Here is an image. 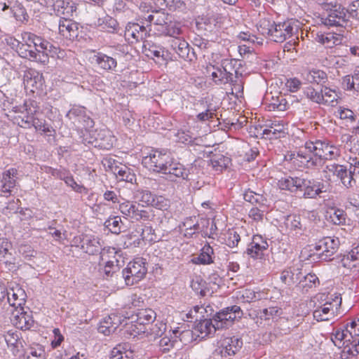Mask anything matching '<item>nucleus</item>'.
Returning <instances> with one entry per match:
<instances>
[{
  "instance_id": "f257e3e1",
  "label": "nucleus",
  "mask_w": 359,
  "mask_h": 359,
  "mask_svg": "<svg viewBox=\"0 0 359 359\" xmlns=\"http://www.w3.org/2000/svg\"><path fill=\"white\" fill-rule=\"evenodd\" d=\"M341 154L339 147L326 139L309 140L297 152L285 156V158L298 170H316L326 161L336 159Z\"/></svg>"
},
{
  "instance_id": "f03ea898",
  "label": "nucleus",
  "mask_w": 359,
  "mask_h": 359,
  "mask_svg": "<svg viewBox=\"0 0 359 359\" xmlns=\"http://www.w3.org/2000/svg\"><path fill=\"white\" fill-rule=\"evenodd\" d=\"M243 312L240 306L234 305L226 307L217 313L213 319H204L195 326L198 337L202 339L215 333L217 330L228 328L236 318H241Z\"/></svg>"
},
{
  "instance_id": "7ed1b4c3",
  "label": "nucleus",
  "mask_w": 359,
  "mask_h": 359,
  "mask_svg": "<svg viewBox=\"0 0 359 359\" xmlns=\"http://www.w3.org/2000/svg\"><path fill=\"white\" fill-rule=\"evenodd\" d=\"M342 299L340 294H334L328 297L326 302L314 310L313 318L317 321L329 320L338 313Z\"/></svg>"
},
{
  "instance_id": "20e7f679",
  "label": "nucleus",
  "mask_w": 359,
  "mask_h": 359,
  "mask_svg": "<svg viewBox=\"0 0 359 359\" xmlns=\"http://www.w3.org/2000/svg\"><path fill=\"white\" fill-rule=\"evenodd\" d=\"M143 258L137 257L130 262L123 271V276L127 285H133L139 283L147 274V269Z\"/></svg>"
},
{
  "instance_id": "39448f33",
  "label": "nucleus",
  "mask_w": 359,
  "mask_h": 359,
  "mask_svg": "<svg viewBox=\"0 0 359 359\" xmlns=\"http://www.w3.org/2000/svg\"><path fill=\"white\" fill-rule=\"evenodd\" d=\"M346 333L350 345H346L342 350V359H349L359 354V320L346 324Z\"/></svg>"
},
{
  "instance_id": "423d86ee",
  "label": "nucleus",
  "mask_w": 359,
  "mask_h": 359,
  "mask_svg": "<svg viewBox=\"0 0 359 359\" xmlns=\"http://www.w3.org/2000/svg\"><path fill=\"white\" fill-rule=\"evenodd\" d=\"M170 154L163 150H152L142 159V164L154 172L162 173L171 159Z\"/></svg>"
},
{
  "instance_id": "0eeeda50",
  "label": "nucleus",
  "mask_w": 359,
  "mask_h": 359,
  "mask_svg": "<svg viewBox=\"0 0 359 359\" xmlns=\"http://www.w3.org/2000/svg\"><path fill=\"white\" fill-rule=\"evenodd\" d=\"M325 177L330 180L331 174L340 180L341 184L347 189L352 188L355 185V180L353 178V170L349 171L346 167L337 163L327 165L323 170Z\"/></svg>"
},
{
  "instance_id": "6e6552de",
  "label": "nucleus",
  "mask_w": 359,
  "mask_h": 359,
  "mask_svg": "<svg viewBox=\"0 0 359 359\" xmlns=\"http://www.w3.org/2000/svg\"><path fill=\"white\" fill-rule=\"evenodd\" d=\"M6 297H7V301L4 302V306L7 313L11 310L24 308L27 294L19 284L11 283L9 288L7 289Z\"/></svg>"
},
{
  "instance_id": "1a4fd4ad",
  "label": "nucleus",
  "mask_w": 359,
  "mask_h": 359,
  "mask_svg": "<svg viewBox=\"0 0 359 359\" xmlns=\"http://www.w3.org/2000/svg\"><path fill=\"white\" fill-rule=\"evenodd\" d=\"M72 245L80 247L86 253L94 255L100 252L102 248L100 239L93 235L81 234L72 239Z\"/></svg>"
},
{
  "instance_id": "9d476101",
  "label": "nucleus",
  "mask_w": 359,
  "mask_h": 359,
  "mask_svg": "<svg viewBox=\"0 0 359 359\" xmlns=\"http://www.w3.org/2000/svg\"><path fill=\"white\" fill-rule=\"evenodd\" d=\"M151 6L144 2L139 6L138 20L151 22H172V16L165 13V8H158L150 11Z\"/></svg>"
},
{
  "instance_id": "9b49d317",
  "label": "nucleus",
  "mask_w": 359,
  "mask_h": 359,
  "mask_svg": "<svg viewBox=\"0 0 359 359\" xmlns=\"http://www.w3.org/2000/svg\"><path fill=\"white\" fill-rule=\"evenodd\" d=\"M208 224V219L196 217H187L180 225V229L184 236L187 238H193L195 235L201 233L203 237H206L208 233L203 230L204 225Z\"/></svg>"
},
{
  "instance_id": "f8f14e48",
  "label": "nucleus",
  "mask_w": 359,
  "mask_h": 359,
  "mask_svg": "<svg viewBox=\"0 0 359 359\" xmlns=\"http://www.w3.org/2000/svg\"><path fill=\"white\" fill-rule=\"evenodd\" d=\"M339 246L338 238L325 237L316 244L314 248L318 258L324 261H330L333 259L332 256L337 251Z\"/></svg>"
},
{
  "instance_id": "ddd939ff",
  "label": "nucleus",
  "mask_w": 359,
  "mask_h": 359,
  "mask_svg": "<svg viewBox=\"0 0 359 359\" xmlns=\"http://www.w3.org/2000/svg\"><path fill=\"white\" fill-rule=\"evenodd\" d=\"M27 311L25 310V308L15 309L8 311L6 316L10 318L12 324L17 328L20 330H29L33 325L34 320L32 316L31 311L27 308Z\"/></svg>"
},
{
  "instance_id": "4468645a",
  "label": "nucleus",
  "mask_w": 359,
  "mask_h": 359,
  "mask_svg": "<svg viewBox=\"0 0 359 359\" xmlns=\"http://www.w3.org/2000/svg\"><path fill=\"white\" fill-rule=\"evenodd\" d=\"M233 60H225L222 62V67L210 65L207 67V73L210 74L212 80L217 85L229 83L233 81V73L227 71V65H231Z\"/></svg>"
},
{
  "instance_id": "2eb2a0df",
  "label": "nucleus",
  "mask_w": 359,
  "mask_h": 359,
  "mask_svg": "<svg viewBox=\"0 0 359 359\" xmlns=\"http://www.w3.org/2000/svg\"><path fill=\"white\" fill-rule=\"evenodd\" d=\"M161 174H163L168 181L179 182L181 180L187 179L189 171L182 164L171 158Z\"/></svg>"
},
{
  "instance_id": "dca6fc26",
  "label": "nucleus",
  "mask_w": 359,
  "mask_h": 359,
  "mask_svg": "<svg viewBox=\"0 0 359 359\" xmlns=\"http://www.w3.org/2000/svg\"><path fill=\"white\" fill-rule=\"evenodd\" d=\"M53 10L55 15L60 17V22L62 20L76 22L74 20V17L76 15V7L73 1L56 0Z\"/></svg>"
},
{
  "instance_id": "f3484780",
  "label": "nucleus",
  "mask_w": 359,
  "mask_h": 359,
  "mask_svg": "<svg viewBox=\"0 0 359 359\" xmlns=\"http://www.w3.org/2000/svg\"><path fill=\"white\" fill-rule=\"evenodd\" d=\"M18 170L11 168L2 173L1 196L8 197L12 195L17 186Z\"/></svg>"
},
{
  "instance_id": "a211bd4d",
  "label": "nucleus",
  "mask_w": 359,
  "mask_h": 359,
  "mask_svg": "<svg viewBox=\"0 0 359 359\" xmlns=\"http://www.w3.org/2000/svg\"><path fill=\"white\" fill-rule=\"evenodd\" d=\"M12 1L0 0V13H5L6 15L13 16L17 21L21 22L28 20L26 9L20 4L12 6Z\"/></svg>"
},
{
  "instance_id": "6ab92c4d",
  "label": "nucleus",
  "mask_w": 359,
  "mask_h": 359,
  "mask_svg": "<svg viewBox=\"0 0 359 359\" xmlns=\"http://www.w3.org/2000/svg\"><path fill=\"white\" fill-rule=\"evenodd\" d=\"M243 341L236 337H225L221 341L219 352L222 357L234 355L242 347Z\"/></svg>"
},
{
  "instance_id": "aec40b11",
  "label": "nucleus",
  "mask_w": 359,
  "mask_h": 359,
  "mask_svg": "<svg viewBox=\"0 0 359 359\" xmlns=\"http://www.w3.org/2000/svg\"><path fill=\"white\" fill-rule=\"evenodd\" d=\"M125 318L117 313H111L100 321L98 331L108 336L116 331Z\"/></svg>"
},
{
  "instance_id": "412c9836",
  "label": "nucleus",
  "mask_w": 359,
  "mask_h": 359,
  "mask_svg": "<svg viewBox=\"0 0 359 359\" xmlns=\"http://www.w3.org/2000/svg\"><path fill=\"white\" fill-rule=\"evenodd\" d=\"M4 339L10 351L14 355L23 352L25 341L21 337V333L17 330H8L4 334Z\"/></svg>"
},
{
  "instance_id": "4be33fe9",
  "label": "nucleus",
  "mask_w": 359,
  "mask_h": 359,
  "mask_svg": "<svg viewBox=\"0 0 359 359\" xmlns=\"http://www.w3.org/2000/svg\"><path fill=\"white\" fill-rule=\"evenodd\" d=\"M24 107L27 114L24 116H19L15 118L17 123L19 126L24 128H31L33 116L39 114V107L35 100H28L24 103Z\"/></svg>"
},
{
  "instance_id": "5701e85b",
  "label": "nucleus",
  "mask_w": 359,
  "mask_h": 359,
  "mask_svg": "<svg viewBox=\"0 0 359 359\" xmlns=\"http://www.w3.org/2000/svg\"><path fill=\"white\" fill-rule=\"evenodd\" d=\"M302 77L308 83L317 84L321 86H325L328 81L326 72L316 68L305 69L302 73Z\"/></svg>"
},
{
  "instance_id": "b1692460",
  "label": "nucleus",
  "mask_w": 359,
  "mask_h": 359,
  "mask_svg": "<svg viewBox=\"0 0 359 359\" xmlns=\"http://www.w3.org/2000/svg\"><path fill=\"white\" fill-rule=\"evenodd\" d=\"M288 309H290L288 308ZM287 309H285V311L276 306H271V316L275 322L276 327L278 329L282 334H286L290 333V327L288 326L287 317H286Z\"/></svg>"
},
{
  "instance_id": "393cba45",
  "label": "nucleus",
  "mask_w": 359,
  "mask_h": 359,
  "mask_svg": "<svg viewBox=\"0 0 359 359\" xmlns=\"http://www.w3.org/2000/svg\"><path fill=\"white\" fill-rule=\"evenodd\" d=\"M268 246L266 241L263 239L262 236L255 235L252 238V243L247 248V253L253 258L263 259L264 251L267 250Z\"/></svg>"
},
{
  "instance_id": "a878e982",
  "label": "nucleus",
  "mask_w": 359,
  "mask_h": 359,
  "mask_svg": "<svg viewBox=\"0 0 359 359\" xmlns=\"http://www.w3.org/2000/svg\"><path fill=\"white\" fill-rule=\"evenodd\" d=\"M302 182L299 187V191H303V197L306 198H316L323 193L322 187L323 185L321 183H315L314 182L304 178H302Z\"/></svg>"
},
{
  "instance_id": "bb28decb",
  "label": "nucleus",
  "mask_w": 359,
  "mask_h": 359,
  "mask_svg": "<svg viewBox=\"0 0 359 359\" xmlns=\"http://www.w3.org/2000/svg\"><path fill=\"white\" fill-rule=\"evenodd\" d=\"M24 83L25 88L32 92H35L42 88L43 79L41 74L39 72L30 69L27 70L24 76Z\"/></svg>"
},
{
  "instance_id": "cd10ccee",
  "label": "nucleus",
  "mask_w": 359,
  "mask_h": 359,
  "mask_svg": "<svg viewBox=\"0 0 359 359\" xmlns=\"http://www.w3.org/2000/svg\"><path fill=\"white\" fill-rule=\"evenodd\" d=\"M12 244L6 238H0V262H2L6 266L11 270L15 268V259L10 252Z\"/></svg>"
},
{
  "instance_id": "c85d7f7f",
  "label": "nucleus",
  "mask_w": 359,
  "mask_h": 359,
  "mask_svg": "<svg viewBox=\"0 0 359 359\" xmlns=\"http://www.w3.org/2000/svg\"><path fill=\"white\" fill-rule=\"evenodd\" d=\"M92 62H95L100 68L107 71L113 70L117 65V62L114 58L100 52L92 57Z\"/></svg>"
},
{
  "instance_id": "c756f323",
  "label": "nucleus",
  "mask_w": 359,
  "mask_h": 359,
  "mask_svg": "<svg viewBox=\"0 0 359 359\" xmlns=\"http://www.w3.org/2000/svg\"><path fill=\"white\" fill-rule=\"evenodd\" d=\"M318 41L323 43L326 48H332L335 46L340 45L343 41V36L334 32H327L317 34Z\"/></svg>"
},
{
  "instance_id": "7c9ffc66",
  "label": "nucleus",
  "mask_w": 359,
  "mask_h": 359,
  "mask_svg": "<svg viewBox=\"0 0 359 359\" xmlns=\"http://www.w3.org/2000/svg\"><path fill=\"white\" fill-rule=\"evenodd\" d=\"M214 250L209 243H206L201 248V252L198 257L192 259L193 263L196 264H210L214 262Z\"/></svg>"
},
{
  "instance_id": "2f4dec72",
  "label": "nucleus",
  "mask_w": 359,
  "mask_h": 359,
  "mask_svg": "<svg viewBox=\"0 0 359 359\" xmlns=\"http://www.w3.org/2000/svg\"><path fill=\"white\" fill-rule=\"evenodd\" d=\"M301 177H283L277 182V186L280 189L287 190L297 194L299 191V187L302 183Z\"/></svg>"
},
{
  "instance_id": "473e14b6",
  "label": "nucleus",
  "mask_w": 359,
  "mask_h": 359,
  "mask_svg": "<svg viewBox=\"0 0 359 359\" xmlns=\"http://www.w3.org/2000/svg\"><path fill=\"white\" fill-rule=\"evenodd\" d=\"M133 357V351L130 349V345L120 344L111 351L110 359H130Z\"/></svg>"
},
{
  "instance_id": "72a5a7b5",
  "label": "nucleus",
  "mask_w": 359,
  "mask_h": 359,
  "mask_svg": "<svg viewBox=\"0 0 359 359\" xmlns=\"http://www.w3.org/2000/svg\"><path fill=\"white\" fill-rule=\"evenodd\" d=\"M11 41L12 38L10 39ZM13 41L17 43V49L19 55L24 58L29 60H38V53L32 48V46L29 43L25 44L22 42L13 39Z\"/></svg>"
},
{
  "instance_id": "f704fd0d",
  "label": "nucleus",
  "mask_w": 359,
  "mask_h": 359,
  "mask_svg": "<svg viewBox=\"0 0 359 359\" xmlns=\"http://www.w3.org/2000/svg\"><path fill=\"white\" fill-rule=\"evenodd\" d=\"M230 162L231 159L229 157L221 154H214L210 158V165L217 172H222L226 169Z\"/></svg>"
},
{
  "instance_id": "c9c22d12",
  "label": "nucleus",
  "mask_w": 359,
  "mask_h": 359,
  "mask_svg": "<svg viewBox=\"0 0 359 359\" xmlns=\"http://www.w3.org/2000/svg\"><path fill=\"white\" fill-rule=\"evenodd\" d=\"M279 280L283 285L290 286L294 284L298 280V278H294V273L289 269L283 271L280 273H276L273 274V283L277 284Z\"/></svg>"
},
{
  "instance_id": "e433bc0d",
  "label": "nucleus",
  "mask_w": 359,
  "mask_h": 359,
  "mask_svg": "<svg viewBox=\"0 0 359 359\" xmlns=\"http://www.w3.org/2000/svg\"><path fill=\"white\" fill-rule=\"evenodd\" d=\"M332 8L328 14L327 19L328 22H339V20L348 21L346 19L347 15V11L344 8H342L340 5L335 4L334 5L330 4Z\"/></svg>"
},
{
  "instance_id": "4c0bfd02",
  "label": "nucleus",
  "mask_w": 359,
  "mask_h": 359,
  "mask_svg": "<svg viewBox=\"0 0 359 359\" xmlns=\"http://www.w3.org/2000/svg\"><path fill=\"white\" fill-rule=\"evenodd\" d=\"M79 24H59V32L65 39L74 40L79 36Z\"/></svg>"
},
{
  "instance_id": "58836bf2",
  "label": "nucleus",
  "mask_w": 359,
  "mask_h": 359,
  "mask_svg": "<svg viewBox=\"0 0 359 359\" xmlns=\"http://www.w3.org/2000/svg\"><path fill=\"white\" fill-rule=\"evenodd\" d=\"M156 318V313L151 309H140L136 313V323L139 325H148Z\"/></svg>"
},
{
  "instance_id": "ea45409f",
  "label": "nucleus",
  "mask_w": 359,
  "mask_h": 359,
  "mask_svg": "<svg viewBox=\"0 0 359 359\" xmlns=\"http://www.w3.org/2000/svg\"><path fill=\"white\" fill-rule=\"evenodd\" d=\"M329 220L335 225H344L346 220V213L344 210L332 208L327 212Z\"/></svg>"
},
{
  "instance_id": "a19ab883",
  "label": "nucleus",
  "mask_w": 359,
  "mask_h": 359,
  "mask_svg": "<svg viewBox=\"0 0 359 359\" xmlns=\"http://www.w3.org/2000/svg\"><path fill=\"white\" fill-rule=\"evenodd\" d=\"M302 306H305L304 304H300L299 307H295L292 309V315L287 316L288 326L290 327V332L294 328L297 327L300 324L302 323L304 320V318L305 316L304 313H299V309H302Z\"/></svg>"
},
{
  "instance_id": "79ce46f5",
  "label": "nucleus",
  "mask_w": 359,
  "mask_h": 359,
  "mask_svg": "<svg viewBox=\"0 0 359 359\" xmlns=\"http://www.w3.org/2000/svg\"><path fill=\"white\" fill-rule=\"evenodd\" d=\"M358 260H359V244L354 247L347 255L343 256L341 264L344 268L351 269L355 266L353 262Z\"/></svg>"
},
{
  "instance_id": "37998d69",
  "label": "nucleus",
  "mask_w": 359,
  "mask_h": 359,
  "mask_svg": "<svg viewBox=\"0 0 359 359\" xmlns=\"http://www.w3.org/2000/svg\"><path fill=\"white\" fill-rule=\"evenodd\" d=\"M275 219L278 222L283 220L285 226L291 230L301 229L302 226L301 217L298 215H290L287 217L283 215L281 218Z\"/></svg>"
},
{
  "instance_id": "c03bdc74",
  "label": "nucleus",
  "mask_w": 359,
  "mask_h": 359,
  "mask_svg": "<svg viewBox=\"0 0 359 359\" xmlns=\"http://www.w3.org/2000/svg\"><path fill=\"white\" fill-rule=\"evenodd\" d=\"M323 100L321 104L335 106L337 104L339 96L334 90L325 86H322Z\"/></svg>"
},
{
  "instance_id": "a18cd8bd",
  "label": "nucleus",
  "mask_w": 359,
  "mask_h": 359,
  "mask_svg": "<svg viewBox=\"0 0 359 359\" xmlns=\"http://www.w3.org/2000/svg\"><path fill=\"white\" fill-rule=\"evenodd\" d=\"M117 178L120 181L133 183L136 180V175L133 170L126 165L116 168L114 171Z\"/></svg>"
},
{
  "instance_id": "49530a36",
  "label": "nucleus",
  "mask_w": 359,
  "mask_h": 359,
  "mask_svg": "<svg viewBox=\"0 0 359 359\" xmlns=\"http://www.w3.org/2000/svg\"><path fill=\"white\" fill-rule=\"evenodd\" d=\"M229 83L232 86L231 93L238 98L241 97L243 95L244 85L242 74H238V70H235V79L233 78V81H230Z\"/></svg>"
},
{
  "instance_id": "de8ad7c7",
  "label": "nucleus",
  "mask_w": 359,
  "mask_h": 359,
  "mask_svg": "<svg viewBox=\"0 0 359 359\" xmlns=\"http://www.w3.org/2000/svg\"><path fill=\"white\" fill-rule=\"evenodd\" d=\"M319 283V279L316 274L309 273L299 281V287L302 288L304 292H307L309 289L316 287Z\"/></svg>"
},
{
  "instance_id": "09e8293b",
  "label": "nucleus",
  "mask_w": 359,
  "mask_h": 359,
  "mask_svg": "<svg viewBox=\"0 0 359 359\" xmlns=\"http://www.w3.org/2000/svg\"><path fill=\"white\" fill-rule=\"evenodd\" d=\"M38 115L39 114H35L33 116L31 128L34 127L36 131H42L44 133H55V130L46 123V120L40 118Z\"/></svg>"
},
{
  "instance_id": "8fccbe9b",
  "label": "nucleus",
  "mask_w": 359,
  "mask_h": 359,
  "mask_svg": "<svg viewBox=\"0 0 359 359\" xmlns=\"http://www.w3.org/2000/svg\"><path fill=\"white\" fill-rule=\"evenodd\" d=\"M332 340L339 347H342L344 350V347L346 345H350L349 341H348V333H346V327L344 330H337L332 337Z\"/></svg>"
},
{
  "instance_id": "3c124183",
  "label": "nucleus",
  "mask_w": 359,
  "mask_h": 359,
  "mask_svg": "<svg viewBox=\"0 0 359 359\" xmlns=\"http://www.w3.org/2000/svg\"><path fill=\"white\" fill-rule=\"evenodd\" d=\"M145 31L143 26L140 24H129V26L126 27V36H131L136 41L143 38L142 33Z\"/></svg>"
},
{
  "instance_id": "603ef678",
  "label": "nucleus",
  "mask_w": 359,
  "mask_h": 359,
  "mask_svg": "<svg viewBox=\"0 0 359 359\" xmlns=\"http://www.w3.org/2000/svg\"><path fill=\"white\" fill-rule=\"evenodd\" d=\"M304 93L310 101L316 104H321L323 100L322 88L318 90L312 86H309L304 89Z\"/></svg>"
},
{
  "instance_id": "864d4df0",
  "label": "nucleus",
  "mask_w": 359,
  "mask_h": 359,
  "mask_svg": "<svg viewBox=\"0 0 359 359\" xmlns=\"http://www.w3.org/2000/svg\"><path fill=\"white\" fill-rule=\"evenodd\" d=\"M161 27L158 29L161 31L164 35L171 37L177 38L182 32L181 27L178 26L179 24H157Z\"/></svg>"
},
{
  "instance_id": "5fc2aeb1",
  "label": "nucleus",
  "mask_w": 359,
  "mask_h": 359,
  "mask_svg": "<svg viewBox=\"0 0 359 359\" xmlns=\"http://www.w3.org/2000/svg\"><path fill=\"white\" fill-rule=\"evenodd\" d=\"M150 214L148 208L138 203L135 209L132 212L130 220L140 221L141 219L147 220L149 218Z\"/></svg>"
},
{
  "instance_id": "6e6d98bb",
  "label": "nucleus",
  "mask_w": 359,
  "mask_h": 359,
  "mask_svg": "<svg viewBox=\"0 0 359 359\" xmlns=\"http://www.w3.org/2000/svg\"><path fill=\"white\" fill-rule=\"evenodd\" d=\"M32 39L33 49L36 51L38 53V60H41L40 53H41L43 55H44V51L48 50L49 43L43 39H42L41 37L37 36H31Z\"/></svg>"
},
{
  "instance_id": "4d7b16f0",
  "label": "nucleus",
  "mask_w": 359,
  "mask_h": 359,
  "mask_svg": "<svg viewBox=\"0 0 359 359\" xmlns=\"http://www.w3.org/2000/svg\"><path fill=\"white\" fill-rule=\"evenodd\" d=\"M65 183L67 186L71 187L74 191L79 194H87L88 190L86 188L83 184H80L76 183L74 180L73 175L69 172L64 180Z\"/></svg>"
},
{
  "instance_id": "13d9d810",
  "label": "nucleus",
  "mask_w": 359,
  "mask_h": 359,
  "mask_svg": "<svg viewBox=\"0 0 359 359\" xmlns=\"http://www.w3.org/2000/svg\"><path fill=\"white\" fill-rule=\"evenodd\" d=\"M104 224L112 233L118 234L121 231L122 221L118 216L109 218Z\"/></svg>"
},
{
  "instance_id": "bf43d9fd",
  "label": "nucleus",
  "mask_w": 359,
  "mask_h": 359,
  "mask_svg": "<svg viewBox=\"0 0 359 359\" xmlns=\"http://www.w3.org/2000/svg\"><path fill=\"white\" fill-rule=\"evenodd\" d=\"M138 203L130 201H125L120 203L119 210L121 213L126 218L130 219L132 212L135 209Z\"/></svg>"
},
{
  "instance_id": "052dcab7",
  "label": "nucleus",
  "mask_w": 359,
  "mask_h": 359,
  "mask_svg": "<svg viewBox=\"0 0 359 359\" xmlns=\"http://www.w3.org/2000/svg\"><path fill=\"white\" fill-rule=\"evenodd\" d=\"M276 122V121L271 119V134L273 135V137H271V140H277L278 138L285 137V127L283 121L281 123L278 121V123Z\"/></svg>"
},
{
  "instance_id": "680f3d73",
  "label": "nucleus",
  "mask_w": 359,
  "mask_h": 359,
  "mask_svg": "<svg viewBox=\"0 0 359 359\" xmlns=\"http://www.w3.org/2000/svg\"><path fill=\"white\" fill-rule=\"evenodd\" d=\"M241 240L240 235L235 229H229L224 238V242L230 248H234L238 245Z\"/></svg>"
},
{
  "instance_id": "e2e57ef3",
  "label": "nucleus",
  "mask_w": 359,
  "mask_h": 359,
  "mask_svg": "<svg viewBox=\"0 0 359 359\" xmlns=\"http://www.w3.org/2000/svg\"><path fill=\"white\" fill-rule=\"evenodd\" d=\"M144 47L145 54L148 57L157 58L163 57V50L162 48L156 46L154 44L151 45L149 43L145 44Z\"/></svg>"
},
{
  "instance_id": "0e129e2a",
  "label": "nucleus",
  "mask_w": 359,
  "mask_h": 359,
  "mask_svg": "<svg viewBox=\"0 0 359 359\" xmlns=\"http://www.w3.org/2000/svg\"><path fill=\"white\" fill-rule=\"evenodd\" d=\"M205 282L200 276H196L195 278L192 279L191 282V287L193 290H194L196 293L200 294L202 297L206 295V291L204 289Z\"/></svg>"
},
{
  "instance_id": "69168bd1",
  "label": "nucleus",
  "mask_w": 359,
  "mask_h": 359,
  "mask_svg": "<svg viewBox=\"0 0 359 359\" xmlns=\"http://www.w3.org/2000/svg\"><path fill=\"white\" fill-rule=\"evenodd\" d=\"M337 113H338L339 117L341 119L346 120L351 123L354 122L356 119V116H355V113L352 110H351L348 108L340 107L338 109Z\"/></svg>"
},
{
  "instance_id": "338daca9",
  "label": "nucleus",
  "mask_w": 359,
  "mask_h": 359,
  "mask_svg": "<svg viewBox=\"0 0 359 359\" xmlns=\"http://www.w3.org/2000/svg\"><path fill=\"white\" fill-rule=\"evenodd\" d=\"M359 80V74H355L353 76L346 75L343 77L342 86L345 90H355V81Z\"/></svg>"
},
{
  "instance_id": "774afa93",
  "label": "nucleus",
  "mask_w": 359,
  "mask_h": 359,
  "mask_svg": "<svg viewBox=\"0 0 359 359\" xmlns=\"http://www.w3.org/2000/svg\"><path fill=\"white\" fill-rule=\"evenodd\" d=\"M86 114V108L81 106L73 107L68 112L67 116L70 118H76L79 121L81 118H85Z\"/></svg>"
}]
</instances>
